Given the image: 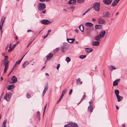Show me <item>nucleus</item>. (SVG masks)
Listing matches in <instances>:
<instances>
[{
  "label": "nucleus",
  "instance_id": "nucleus-1",
  "mask_svg": "<svg viewBox=\"0 0 127 127\" xmlns=\"http://www.w3.org/2000/svg\"><path fill=\"white\" fill-rule=\"evenodd\" d=\"M100 3L99 2H95L93 4V6L92 8L97 11H99L100 10Z\"/></svg>",
  "mask_w": 127,
  "mask_h": 127
},
{
  "label": "nucleus",
  "instance_id": "nucleus-2",
  "mask_svg": "<svg viewBox=\"0 0 127 127\" xmlns=\"http://www.w3.org/2000/svg\"><path fill=\"white\" fill-rule=\"evenodd\" d=\"M46 5L43 3H39L37 5V8L39 11H42L44 9L46 8Z\"/></svg>",
  "mask_w": 127,
  "mask_h": 127
},
{
  "label": "nucleus",
  "instance_id": "nucleus-3",
  "mask_svg": "<svg viewBox=\"0 0 127 127\" xmlns=\"http://www.w3.org/2000/svg\"><path fill=\"white\" fill-rule=\"evenodd\" d=\"M17 78L14 76H13L11 78V80L8 81V82L11 84L13 83H15L17 81Z\"/></svg>",
  "mask_w": 127,
  "mask_h": 127
},
{
  "label": "nucleus",
  "instance_id": "nucleus-4",
  "mask_svg": "<svg viewBox=\"0 0 127 127\" xmlns=\"http://www.w3.org/2000/svg\"><path fill=\"white\" fill-rule=\"evenodd\" d=\"M12 94L9 93L8 95L7 93H6L4 96V99H5L7 101H9L12 96Z\"/></svg>",
  "mask_w": 127,
  "mask_h": 127
},
{
  "label": "nucleus",
  "instance_id": "nucleus-5",
  "mask_svg": "<svg viewBox=\"0 0 127 127\" xmlns=\"http://www.w3.org/2000/svg\"><path fill=\"white\" fill-rule=\"evenodd\" d=\"M102 17L104 18H108L110 17V13L108 12L107 11L104 12L102 14Z\"/></svg>",
  "mask_w": 127,
  "mask_h": 127
},
{
  "label": "nucleus",
  "instance_id": "nucleus-6",
  "mask_svg": "<svg viewBox=\"0 0 127 127\" xmlns=\"http://www.w3.org/2000/svg\"><path fill=\"white\" fill-rule=\"evenodd\" d=\"M41 22L42 24L45 25H48L51 23V22L47 19L42 20L41 21Z\"/></svg>",
  "mask_w": 127,
  "mask_h": 127
},
{
  "label": "nucleus",
  "instance_id": "nucleus-7",
  "mask_svg": "<svg viewBox=\"0 0 127 127\" xmlns=\"http://www.w3.org/2000/svg\"><path fill=\"white\" fill-rule=\"evenodd\" d=\"M98 22L99 24H104L105 23V21L101 17L99 18L98 19Z\"/></svg>",
  "mask_w": 127,
  "mask_h": 127
},
{
  "label": "nucleus",
  "instance_id": "nucleus-8",
  "mask_svg": "<svg viewBox=\"0 0 127 127\" xmlns=\"http://www.w3.org/2000/svg\"><path fill=\"white\" fill-rule=\"evenodd\" d=\"M53 56V54L52 53H49L46 56L47 58V61L51 59Z\"/></svg>",
  "mask_w": 127,
  "mask_h": 127
},
{
  "label": "nucleus",
  "instance_id": "nucleus-9",
  "mask_svg": "<svg viewBox=\"0 0 127 127\" xmlns=\"http://www.w3.org/2000/svg\"><path fill=\"white\" fill-rule=\"evenodd\" d=\"M92 31L90 27H88L87 28L86 30H85V31L86 34L88 35L90 34L91 32Z\"/></svg>",
  "mask_w": 127,
  "mask_h": 127
},
{
  "label": "nucleus",
  "instance_id": "nucleus-10",
  "mask_svg": "<svg viewBox=\"0 0 127 127\" xmlns=\"http://www.w3.org/2000/svg\"><path fill=\"white\" fill-rule=\"evenodd\" d=\"M104 3L105 4L109 5L112 2V0H103Z\"/></svg>",
  "mask_w": 127,
  "mask_h": 127
},
{
  "label": "nucleus",
  "instance_id": "nucleus-11",
  "mask_svg": "<svg viewBox=\"0 0 127 127\" xmlns=\"http://www.w3.org/2000/svg\"><path fill=\"white\" fill-rule=\"evenodd\" d=\"M100 42L98 41H94L92 42V44L93 45L97 46L99 45Z\"/></svg>",
  "mask_w": 127,
  "mask_h": 127
},
{
  "label": "nucleus",
  "instance_id": "nucleus-12",
  "mask_svg": "<svg viewBox=\"0 0 127 127\" xmlns=\"http://www.w3.org/2000/svg\"><path fill=\"white\" fill-rule=\"evenodd\" d=\"M88 110L90 112H92L93 110V104H90L88 107Z\"/></svg>",
  "mask_w": 127,
  "mask_h": 127
},
{
  "label": "nucleus",
  "instance_id": "nucleus-13",
  "mask_svg": "<svg viewBox=\"0 0 127 127\" xmlns=\"http://www.w3.org/2000/svg\"><path fill=\"white\" fill-rule=\"evenodd\" d=\"M85 25L86 26L88 27H92L94 25L92 23L87 22L85 24Z\"/></svg>",
  "mask_w": 127,
  "mask_h": 127
},
{
  "label": "nucleus",
  "instance_id": "nucleus-14",
  "mask_svg": "<svg viewBox=\"0 0 127 127\" xmlns=\"http://www.w3.org/2000/svg\"><path fill=\"white\" fill-rule=\"evenodd\" d=\"M106 33V32L105 31H101L99 32V34L100 36L102 38H103Z\"/></svg>",
  "mask_w": 127,
  "mask_h": 127
},
{
  "label": "nucleus",
  "instance_id": "nucleus-15",
  "mask_svg": "<svg viewBox=\"0 0 127 127\" xmlns=\"http://www.w3.org/2000/svg\"><path fill=\"white\" fill-rule=\"evenodd\" d=\"M79 28L80 30L82 32H84V27L83 25H81L79 26Z\"/></svg>",
  "mask_w": 127,
  "mask_h": 127
},
{
  "label": "nucleus",
  "instance_id": "nucleus-16",
  "mask_svg": "<svg viewBox=\"0 0 127 127\" xmlns=\"http://www.w3.org/2000/svg\"><path fill=\"white\" fill-rule=\"evenodd\" d=\"M85 49L86 50L85 51L87 53H89L92 52L93 51V50L92 48H87Z\"/></svg>",
  "mask_w": 127,
  "mask_h": 127
},
{
  "label": "nucleus",
  "instance_id": "nucleus-17",
  "mask_svg": "<svg viewBox=\"0 0 127 127\" xmlns=\"http://www.w3.org/2000/svg\"><path fill=\"white\" fill-rule=\"evenodd\" d=\"M76 0H69L68 3L69 4H73L74 5H76Z\"/></svg>",
  "mask_w": 127,
  "mask_h": 127
},
{
  "label": "nucleus",
  "instance_id": "nucleus-18",
  "mask_svg": "<svg viewBox=\"0 0 127 127\" xmlns=\"http://www.w3.org/2000/svg\"><path fill=\"white\" fill-rule=\"evenodd\" d=\"M120 80V79H117L115 80L113 82V86H115L117 85L118 84V82Z\"/></svg>",
  "mask_w": 127,
  "mask_h": 127
},
{
  "label": "nucleus",
  "instance_id": "nucleus-19",
  "mask_svg": "<svg viewBox=\"0 0 127 127\" xmlns=\"http://www.w3.org/2000/svg\"><path fill=\"white\" fill-rule=\"evenodd\" d=\"M120 0H115L112 4V6H114L116 5L119 1Z\"/></svg>",
  "mask_w": 127,
  "mask_h": 127
},
{
  "label": "nucleus",
  "instance_id": "nucleus-20",
  "mask_svg": "<svg viewBox=\"0 0 127 127\" xmlns=\"http://www.w3.org/2000/svg\"><path fill=\"white\" fill-rule=\"evenodd\" d=\"M15 86L14 85H9L8 87H7V88L8 90H10L13 89L15 87Z\"/></svg>",
  "mask_w": 127,
  "mask_h": 127
},
{
  "label": "nucleus",
  "instance_id": "nucleus-21",
  "mask_svg": "<svg viewBox=\"0 0 127 127\" xmlns=\"http://www.w3.org/2000/svg\"><path fill=\"white\" fill-rule=\"evenodd\" d=\"M101 37L98 34L96 36L95 38V40L97 41H99L100 40Z\"/></svg>",
  "mask_w": 127,
  "mask_h": 127
},
{
  "label": "nucleus",
  "instance_id": "nucleus-22",
  "mask_svg": "<svg viewBox=\"0 0 127 127\" xmlns=\"http://www.w3.org/2000/svg\"><path fill=\"white\" fill-rule=\"evenodd\" d=\"M117 98L118 101L119 102L120 101L123 99V97L120 96L119 95L116 96Z\"/></svg>",
  "mask_w": 127,
  "mask_h": 127
},
{
  "label": "nucleus",
  "instance_id": "nucleus-23",
  "mask_svg": "<svg viewBox=\"0 0 127 127\" xmlns=\"http://www.w3.org/2000/svg\"><path fill=\"white\" fill-rule=\"evenodd\" d=\"M61 50L62 52L63 53H64L66 51L65 47L64 45L62 46L61 47Z\"/></svg>",
  "mask_w": 127,
  "mask_h": 127
},
{
  "label": "nucleus",
  "instance_id": "nucleus-24",
  "mask_svg": "<svg viewBox=\"0 0 127 127\" xmlns=\"http://www.w3.org/2000/svg\"><path fill=\"white\" fill-rule=\"evenodd\" d=\"M66 92L67 90L66 89L64 90L63 91L62 95L61 96V98H63L64 95Z\"/></svg>",
  "mask_w": 127,
  "mask_h": 127
},
{
  "label": "nucleus",
  "instance_id": "nucleus-25",
  "mask_svg": "<svg viewBox=\"0 0 127 127\" xmlns=\"http://www.w3.org/2000/svg\"><path fill=\"white\" fill-rule=\"evenodd\" d=\"M102 25H96L95 26V28L96 29H101Z\"/></svg>",
  "mask_w": 127,
  "mask_h": 127
},
{
  "label": "nucleus",
  "instance_id": "nucleus-26",
  "mask_svg": "<svg viewBox=\"0 0 127 127\" xmlns=\"http://www.w3.org/2000/svg\"><path fill=\"white\" fill-rule=\"evenodd\" d=\"M109 68L111 71H112L113 70L115 69H116V68L114 66L111 65L109 66Z\"/></svg>",
  "mask_w": 127,
  "mask_h": 127
},
{
  "label": "nucleus",
  "instance_id": "nucleus-27",
  "mask_svg": "<svg viewBox=\"0 0 127 127\" xmlns=\"http://www.w3.org/2000/svg\"><path fill=\"white\" fill-rule=\"evenodd\" d=\"M72 124V127H78V125L76 123L73 122H71Z\"/></svg>",
  "mask_w": 127,
  "mask_h": 127
},
{
  "label": "nucleus",
  "instance_id": "nucleus-28",
  "mask_svg": "<svg viewBox=\"0 0 127 127\" xmlns=\"http://www.w3.org/2000/svg\"><path fill=\"white\" fill-rule=\"evenodd\" d=\"M36 115L37 116L38 118V119L39 120H40V112L39 111H38L36 113Z\"/></svg>",
  "mask_w": 127,
  "mask_h": 127
},
{
  "label": "nucleus",
  "instance_id": "nucleus-29",
  "mask_svg": "<svg viewBox=\"0 0 127 127\" xmlns=\"http://www.w3.org/2000/svg\"><path fill=\"white\" fill-rule=\"evenodd\" d=\"M3 64L5 67H8L9 64L8 62H6L5 61H4Z\"/></svg>",
  "mask_w": 127,
  "mask_h": 127
},
{
  "label": "nucleus",
  "instance_id": "nucleus-30",
  "mask_svg": "<svg viewBox=\"0 0 127 127\" xmlns=\"http://www.w3.org/2000/svg\"><path fill=\"white\" fill-rule=\"evenodd\" d=\"M119 91L117 89L115 90V94L116 95V96L119 95Z\"/></svg>",
  "mask_w": 127,
  "mask_h": 127
},
{
  "label": "nucleus",
  "instance_id": "nucleus-31",
  "mask_svg": "<svg viewBox=\"0 0 127 127\" xmlns=\"http://www.w3.org/2000/svg\"><path fill=\"white\" fill-rule=\"evenodd\" d=\"M5 19V17L3 19V18H2L1 19L0 23H2V26H3V24L4 22Z\"/></svg>",
  "mask_w": 127,
  "mask_h": 127
},
{
  "label": "nucleus",
  "instance_id": "nucleus-32",
  "mask_svg": "<svg viewBox=\"0 0 127 127\" xmlns=\"http://www.w3.org/2000/svg\"><path fill=\"white\" fill-rule=\"evenodd\" d=\"M20 42L19 41H18L17 42H16V43L14 45H13V49H14L16 46L18 44H19Z\"/></svg>",
  "mask_w": 127,
  "mask_h": 127
},
{
  "label": "nucleus",
  "instance_id": "nucleus-33",
  "mask_svg": "<svg viewBox=\"0 0 127 127\" xmlns=\"http://www.w3.org/2000/svg\"><path fill=\"white\" fill-rule=\"evenodd\" d=\"M86 55H81L80 56L79 58L81 59H83L85 58L86 57Z\"/></svg>",
  "mask_w": 127,
  "mask_h": 127
},
{
  "label": "nucleus",
  "instance_id": "nucleus-34",
  "mask_svg": "<svg viewBox=\"0 0 127 127\" xmlns=\"http://www.w3.org/2000/svg\"><path fill=\"white\" fill-rule=\"evenodd\" d=\"M77 1L78 3H81L84 2V0H77Z\"/></svg>",
  "mask_w": 127,
  "mask_h": 127
},
{
  "label": "nucleus",
  "instance_id": "nucleus-35",
  "mask_svg": "<svg viewBox=\"0 0 127 127\" xmlns=\"http://www.w3.org/2000/svg\"><path fill=\"white\" fill-rule=\"evenodd\" d=\"M67 40L69 43H73L72 41H71L72 40L71 38H67Z\"/></svg>",
  "mask_w": 127,
  "mask_h": 127
},
{
  "label": "nucleus",
  "instance_id": "nucleus-36",
  "mask_svg": "<svg viewBox=\"0 0 127 127\" xmlns=\"http://www.w3.org/2000/svg\"><path fill=\"white\" fill-rule=\"evenodd\" d=\"M47 103L46 104L45 106L44 107V109H43V111H44V112H43V117L44 116V113H45V109H46V108L47 106Z\"/></svg>",
  "mask_w": 127,
  "mask_h": 127
},
{
  "label": "nucleus",
  "instance_id": "nucleus-37",
  "mask_svg": "<svg viewBox=\"0 0 127 127\" xmlns=\"http://www.w3.org/2000/svg\"><path fill=\"white\" fill-rule=\"evenodd\" d=\"M5 59L4 60V61H5L7 62L8 60V56H5Z\"/></svg>",
  "mask_w": 127,
  "mask_h": 127
},
{
  "label": "nucleus",
  "instance_id": "nucleus-38",
  "mask_svg": "<svg viewBox=\"0 0 127 127\" xmlns=\"http://www.w3.org/2000/svg\"><path fill=\"white\" fill-rule=\"evenodd\" d=\"M81 79L80 78H78L77 80V83H78V82H79L80 83V84H82V81H81Z\"/></svg>",
  "mask_w": 127,
  "mask_h": 127
},
{
  "label": "nucleus",
  "instance_id": "nucleus-39",
  "mask_svg": "<svg viewBox=\"0 0 127 127\" xmlns=\"http://www.w3.org/2000/svg\"><path fill=\"white\" fill-rule=\"evenodd\" d=\"M9 49L8 50V52H11L12 50L14 49H13V47H9Z\"/></svg>",
  "mask_w": 127,
  "mask_h": 127
},
{
  "label": "nucleus",
  "instance_id": "nucleus-40",
  "mask_svg": "<svg viewBox=\"0 0 127 127\" xmlns=\"http://www.w3.org/2000/svg\"><path fill=\"white\" fill-rule=\"evenodd\" d=\"M71 60V59L68 57H67L66 58V61L68 62L70 61Z\"/></svg>",
  "mask_w": 127,
  "mask_h": 127
},
{
  "label": "nucleus",
  "instance_id": "nucleus-41",
  "mask_svg": "<svg viewBox=\"0 0 127 127\" xmlns=\"http://www.w3.org/2000/svg\"><path fill=\"white\" fill-rule=\"evenodd\" d=\"M59 48L58 47L56 48L54 50V52L56 53L58 52V51L59 50Z\"/></svg>",
  "mask_w": 127,
  "mask_h": 127
},
{
  "label": "nucleus",
  "instance_id": "nucleus-42",
  "mask_svg": "<svg viewBox=\"0 0 127 127\" xmlns=\"http://www.w3.org/2000/svg\"><path fill=\"white\" fill-rule=\"evenodd\" d=\"M67 127H72V124L71 122L67 124Z\"/></svg>",
  "mask_w": 127,
  "mask_h": 127
},
{
  "label": "nucleus",
  "instance_id": "nucleus-43",
  "mask_svg": "<svg viewBox=\"0 0 127 127\" xmlns=\"http://www.w3.org/2000/svg\"><path fill=\"white\" fill-rule=\"evenodd\" d=\"M48 89V87L47 86V84L46 85V86L45 87V88L44 89V91H45V92H46L47 91Z\"/></svg>",
  "mask_w": 127,
  "mask_h": 127
},
{
  "label": "nucleus",
  "instance_id": "nucleus-44",
  "mask_svg": "<svg viewBox=\"0 0 127 127\" xmlns=\"http://www.w3.org/2000/svg\"><path fill=\"white\" fill-rule=\"evenodd\" d=\"M8 68V67H5L4 69V73H5L6 72Z\"/></svg>",
  "mask_w": 127,
  "mask_h": 127
},
{
  "label": "nucleus",
  "instance_id": "nucleus-45",
  "mask_svg": "<svg viewBox=\"0 0 127 127\" xmlns=\"http://www.w3.org/2000/svg\"><path fill=\"white\" fill-rule=\"evenodd\" d=\"M84 95H83L82 98L81 99L83 100L84 98H85L86 96L85 93H84Z\"/></svg>",
  "mask_w": 127,
  "mask_h": 127
},
{
  "label": "nucleus",
  "instance_id": "nucleus-46",
  "mask_svg": "<svg viewBox=\"0 0 127 127\" xmlns=\"http://www.w3.org/2000/svg\"><path fill=\"white\" fill-rule=\"evenodd\" d=\"M27 97L28 98H30L31 97V95H29V94L27 93Z\"/></svg>",
  "mask_w": 127,
  "mask_h": 127
},
{
  "label": "nucleus",
  "instance_id": "nucleus-47",
  "mask_svg": "<svg viewBox=\"0 0 127 127\" xmlns=\"http://www.w3.org/2000/svg\"><path fill=\"white\" fill-rule=\"evenodd\" d=\"M60 64H57V69H58L60 67Z\"/></svg>",
  "mask_w": 127,
  "mask_h": 127
},
{
  "label": "nucleus",
  "instance_id": "nucleus-48",
  "mask_svg": "<svg viewBox=\"0 0 127 127\" xmlns=\"http://www.w3.org/2000/svg\"><path fill=\"white\" fill-rule=\"evenodd\" d=\"M28 51L25 54V55L20 60H19L21 62V61H22V60L23 59V58L24 57V56H25L26 54H27V53H28Z\"/></svg>",
  "mask_w": 127,
  "mask_h": 127
},
{
  "label": "nucleus",
  "instance_id": "nucleus-49",
  "mask_svg": "<svg viewBox=\"0 0 127 127\" xmlns=\"http://www.w3.org/2000/svg\"><path fill=\"white\" fill-rule=\"evenodd\" d=\"M6 122L7 121L6 120H5L3 122V125H4V124L6 125Z\"/></svg>",
  "mask_w": 127,
  "mask_h": 127
},
{
  "label": "nucleus",
  "instance_id": "nucleus-50",
  "mask_svg": "<svg viewBox=\"0 0 127 127\" xmlns=\"http://www.w3.org/2000/svg\"><path fill=\"white\" fill-rule=\"evenodd\" d=\"M21 62L19 60L17 61L16 62V63H17L18 64H19Z\"/></svg>",
  "mask_w": 127,
  "mask_h": 127
},
{
  "label": "nucleus",
  "instance_id": "nucleus-51",
  "mask_svg": "<svg viewBox=\"0 0 127 127\" xmlns=\"http://www.w3.org/2000/svg\"><path fill=\"white\" fill-rule=\"evenodd\" d=\"M72 89H71L69 92V95H70L71 93H72Z\"/></svg>",
  "mask_w": 127,
  "mask_h": 127
},
{
  "label": "nucleus",
  "instance_id": "nucleus-52",
  "mask_svg": "<svg viewBox=\"0 0 127 127\" xmlns=\"http://www.w3.org/2000/svg\"><path fill=\"white\" fill-rule=\"evenodd\" d=\"M6 54V53H5V52H3V53H2V55L3 56H4V57H5V56H5V55Z\"/></svg>",
  "mask_w": 127,
  "mask_h": 127
},
{
  "label": "nucleus",
  "instance_id": "nucleus-53",
  "mask_svg": "<svg viewBox=\"0 0 127 127\" xmlns=\"http://www.w3.org/2000/svg\"><path fill=\"white\" fill-rule=\"evenodd\" d=\"M71 9H74L75 8V7L74 6H72L70 7Z\"/></svg>",
  "mask_w": 127,
  "mask_h": 127
},
{
  "label": "nucleus",
  "instance_id": "nucleus-54",
  "mask_svg": "<svg viewBox=\"0 0 127 127\" xmlns=\"http://www.w3.org/2000/svg\"><path fill=\"white\" fill-rule=\"evenodd\" d=\"M46 12V10L45 9L43 11H42V12L43 14H45Z\"/></svg>",
  "mask_w": 127,
  "mask_h": 127
},
{
  "label": "nucleus",
  "instance_id": "nucleus-55",
  "mask_svg": "<svg viewBox=\"0 0 127 127\" xmlns=\"http://www.w3.org/2000/svg\"><path fill=\"white\" fill-rule=\"evenodd\" d=\"M33 40L27 46V47H28L33 42Z\"/></svg>",
  "mask_w": 127,
  "mask_h": 127
},
{
  "label": "nucleus",
  "instance_id": "nucleus-56",
  "mask_svg": "<svg viewBox=\"0 0 127 127\" xmlns=\"http://www.w3.org/2000/svg\"><path fill=\"white\" fill-rule=\"evenodd\" d=\"M75 31L77 33H78V30L77 29H76L75 30Z\"/></svg>",
  "mask_w": 127,
  "mask_h": 127
},
{
  "label": "nucleus",
  "instance_id": "nucleus-57",
  "mask_svg": "<svg viewBox=\"0 0 127 127\" xmlns=\"http://www.w3.org/2000/svg\"><path fill=\"white\" fill-rule=\"evenodd\" d=\"M92 8H89L88 10H87L85 12V13H87Z\"/></svg>",
  "mask_w": 127,
  "mask_h": 127
},
{
  "label": "nucleus",
  "instance_id": "nucleus-58",
  "mask_svg": "<svg viewBox=\"0 0 127 127\" xmlns=\"http://www.w3.org/2000/svg\"><path fill=\"white\" fill-rule=\"evenodd\" d=\"M29 64V63H28L26 65H22V66H23V67L24 68H25V66H26L27 65H28Z\"/></svg>",
  "mask_w": 127,
  "mask_h": 127
},
{
  "label": "nucleus",
  "instance_id": "nucleus-59",
  "mask_svg": "<svg viewBox=\"0 0 127 127\" xmlns=\"http://www.w3.org/2000/svg\"><path fill=\"white\" fill-rule=\"evenodd\" d=\"M71 39L72 40L71 41H72L73 42L75 40V39L74 38H71Z\"/></svg>",
  "mask_w": 127,
  "mask_h": 127
},
{
  "label": "nucleus",
  "instance_id": "nucleus-60",
  "mask_svg": "<svg viewBox=\"0 0 127 127\" xmlns=\"http://www.w3.org/2000/svg\"><path fill=\"white\" fill-rule=\"evenodd\" d=\"M51 31V30H50L48 31V32H47V33H48L49 34V33Z\"/></svg>",
  "mask_w": 127,
  "mask_h": 127
},
{
  "label": "nucleus",
  "instance_id": "nucleus-61",
  "mask_svg": "<svg viewBox=\"0 0 127 127\" xmlns=\"http://www.w3.org/2000/svg\"><path fill=\"white\" fill-rule=\"evenodd\" d=\"M8 47V44H7V46H6V48L5 49V50H7V49Z\"/></svg>",
  "mask_w": 127,
  "mask_h": 127
},
{
  "label": "nucleus",
  "instance_id": "nucleus-62",
  "mask_svg": "<svg viewBox=\"0 0 127 127\" xmlns=\"http://www.w3.org/2000/svg\"><path fill=\"white\" fill-rule=\"evenodd\" d=\"M2 26V25H1L0 24V30H1L2 29V26Z\"/></svg>",
  "mask_w": 127,
  "mask_h": 127
},
{
  "label": "nucleus",
  "instance_id": "nucleus-63",
  "mask_svg": "<svg viewBox=\"0 0 127 127\" xmlns=\"http://www.w3.org/2000/svg\"><path fill=\"white\" fill-rule=\"evenodd\" d=\"M89 103H90V104H93V101H91L89 102Z\"/></svg>",
  "mask_w": 127,
  "mask_h": 127
},
{
  "label": "nucleus",
  "instance_id": "nucleus-64",
  "mask_svg": "<svg viewBox=\"0 0 127 127\" xmlns=\"http://www.w3.org/2000/svg\"><path fill=\"white\" fill-rule=\"evenodd\" d=\"M83 100H82V99H81V100H80V101L78 103V104H79L80 103H81L82 101Z\"/></svg>",
  "mask_w": 127,
  "mask_h": 127
}]
</instances>
